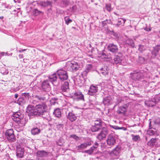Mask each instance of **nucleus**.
Returning a JSON list of instances; mask_svg holds the SVG:
<instances>
[{
    "label": "nucleus",
    "mask_w": 160,
    "mask_h": 160,
    "mask_svg": "<svg viewBox=\"0 0 160 160\" xmlns=\"http://www.w3.org/2000/svg\"><path fill=\"white\" fill-rule=\"evenodd\" d=\"M48 93H42L38 95H34L33 96L34 100L37 102H42L46 101L48 97Z\"/></svg>",
    "instance_id": "obj_4"
},
{
    "label": "nucleus",
    "mask_w": 160,
    "mask_h": 160,
    "mask_svg": "<svg viewBox=\"0 0 160 160\" xmlns=\"http://www.w3.org/2000/svg\"><path fill=\"white\" fill-rule=\"evenodd\" d=\"M97 148V147L93 146L91 147L89 149L85 151L84 152L86 153L91 155L93 152V150L94 149Z\"/></svg>",
    "instance_id": "obj_36"
},
{
    "label": "nucleus",
    "mask_w": 160,
    "mask_h": 160,
    "mask_svg": "<svg viewBox=\"0 0 160 160\" xmlns=\"http://www.w3.org/2000/svg\"><path fill=\"white\" fill-rule=\"evenodd\" d=\"M22 96L28 100L31 97L30 94L29 93H24L22 94Z\"/></svg>",
    "instance_id": "obj_39"
},
{
    "label": "nucleus",
    "mask_w": 160,
    "mask_h": 160,
    "mask_svg": "<svg viewBox=\"0 0 160 160\" xmlns=\"http://www.w3.org/2000/svg\"><path fill=\"white\" fill-rule=\"evenodd\" d=\"M51 4V2L49 1L42 2H41V6L43 7H46Z\"/></svg>",
    "instance_id": "obj_38"
},
{
    "label": "nucleus",
    "mask_w": 160,
    "mask_h": 160,
    "mask_svg": "<svg viewBox=\"0 0 160 160\" xmlns=\"http://www.w3.org/2000/svg\"><path fill=\"white\" fill-rule=\"evenodd\" d=\"M6 138L9 142H13L16 141V138L12 129L7 130L5 133Z\"/></svg>",
    "instance_id": "obj_5"
},
{
    "label": "nucleus",
    "mask_w": 160,
    "mask_h": 160,
    "mask_svg": "<svg viewBox=\"0 0 160 160\" xmlns=\"http://www.w3.org/2000/svg\"><path fill=\"white\" fill-rule=\"evenodd\" d=\"M153 49L157 53H158L159 50H160V46H156L153 48Z\"/></svg>",
    "instance_id": "obj_49"
},
{
    "label": "nucleus",
    "mask_w": 160,
    "mask_h": 160,
    "mask_svg": "<svg viewBox=\"0 0 160 160\" xmlns=\"http://www.w3.org/2000/svg\"><path fill=\"white\" fill-rule=\"evenodd\" d=\"M156 104V102L155 101H150L149 103V106L150 107H152L155 106Z\"/></svg>",
    "instance_id": "obj_46"
},
{
    "label": "nucleus",
    "mask_w": 160,
    "mask_h": 160,
    "mask_svg": "<svg viewBox=\"0 0 160 160\" xmlns=\"http://www.w3.org/2000/svg\"><path fill=\"white\" fill-rule=\"evenodd\" d=\"M63 125L62 124H58L57 125V128L58 130H61L62 129Z\"/></svg>",
    "instance_id": "obj_50"
},
{
    "label": "nucleus",
    "mask_w": 160,
    "mask_h": 160,
    "mask_svg": "<svg viewBox=\"0 0 160 160\" xmlns=\"http://www.w3.org/2000/svg\"><path fill=\"white\" fill-rule=\"evenodd\" d=\"M33 13L35 16H37L40 14H43V12L42 11L38 10L37 9H34Z\"/></svg>",
    "instance_id": "obj_35"
},
{
    "label": "nucleus",
    "mask_w": 160,
    "mask_h": 160,
    "mask_svg": "<svg viewBox=\"0 0 160 160\" xmlns=\"http://www.w3.org/2000/svg\"><path fill=\"white\" fill-rule=\"evenodd\" d=\"M110 97H107L104 98L103 99V102L105 106H108L110 105Z\"/></svg>",
    "instance_id": "obj_28"
},
{
    "label": "nucleus",
    "mask_w": 160,
    "mask_h": 160,
    "mask_svg": "<svg viewBox=\"0 0 160 160\" xmlns=\"http://www.w3.org/2000/svg\"><path fill=\"white\" fill-rule=\"evenodd\" d=\"M109 70V68L107 66H105L100 69V72L102 74L106 75L108 74Z\"/></svg>",
    "instance_id": "obj_20"
},
{
    "label": "nucleus",
    "mask_w": 160,
    "mask_h": 160,
    "mask_svg": "<svg viewBox=\"0 0 160 160\" xmlns=\"http://www.w3.org/2000/svg\"><path fill=\"white\" fill-rule=\"evenodd\" d=\"M158 160H160V158L158 159Z\"/></svg>",
    "instance_id": "obj_64"
},
{
    "label": "nucleus",
    "mask_w": 160,
    "mask_h": 160,
    "mask_svg": "<svg viewBox=\"0 0 160 160\" xmlns=\"http://www.w3.org/2000/svg\"><path fill=\"white\" fill-rule=\"evenodd\" d=\"M23 117V115L21 114L20 111L15 112L12 115V119L14 120L15 119H18L17 121H18L19 120H21L22 118Z\"/></svg>",
    "instance_id": "obj_15"
},
{
    "label": "nucleus",
    "mask_w": 160,
    "mask_h": 160,
    "mask_svg": "<svg viewBox=\"0 0 160 160\" xmlns=\"http://www.w3.org/2000/svg\"><path fill=\"white\" fill-rule=\"evenodd\" d=\"M121 151L120 147L118 146L111 152V159H116L118 158L119 154Z\"/></svg>",
    "instance_id": "obj_9"
},
{
    "label": "nucleus",
    "mask_w": 160,
    "mask_h": 160,
    "mask_svg": "<svg viewBox=\"0 0 160 160\" xmlns=\"http://www.w3.org/2000/svg\"><path fill=\"white\" fill-rule=\"evenodd\" d=\"M92 68V66L91 64L87 65L85 67L84 71L82 73V75L84 77L86 76L87 74L91 70Z\"/></svg>",
    "instance_id": "obj_16"
},
{
    "label": "nucleus",
    "mask_w": 160,
    "mask_h": 160,
    "mask_svg": "<svg viewBox=\"0 0 160 160\" xmlns=\"http://www.w3.org/2000/svg\"><path fill=\"white\" fill-rule=\"evenodd\" d=\"M151 122H150V123H149V127L150 128L151 127Z\"/></svg>",
    "instance_id": "obj_62"
},
{
    "label": "nucleus",
    "mask_w": 160,
    "mask_h": 160,
    "mask_svg": "<svg viewBox=\"0 0 160 160\" xmlns=\"http://www.w3.org/2000/svg\"><path fill=\"white\" fill-rule=\"evenodd\" d=\"M113 60H114V62L116 64H118L121 62L122 58L117 55L114 58Z\"/></svg>",
    "instance_id": "obj_32"
},
{
    "label": "nucleus",
    "mask_w": 160,
    "mask_h": 160,
    "mask_svg": "<svg viewBox=\"0 0 160 160\" xmlns=\"http://www.w3.org/2000/svg\"><path fill=\"white\" fill-rule=\"evenodd\" d=\"M98 144L97 142H95V145L97 146H97H98Z\"/></svg>",
    "instance_id": "obj_61"
},
{
    "label": "nucleus",
    "mask_w": 160,
    "mask_h": 160,
    "mask_svg": "<svg viewBox=\"0 0 160 160\" xmlns=\"http://www.w3.org/2000/svg\"><path fill=\"white\" fill-rule=\"evenodd\" d=\"M70 137L71 138H73V139H75V140H78V139H79L78 137L75 134L71 135L70 136Z\"/></svg>",
    "instance_id": "obj_51"
},
{
    "label": "nucleus",
    "mask_w": 160,
    "mask_h": 160,
    "mask_svg": "<svg viewBox=\"0 0 160 160\" xmlns=\"http://www.w3.org/2000/svg\"><path fill=\"white\" fill-rule=\"evenodd\" d=\"M155 133V132L151 130H149L147 132V134L150 136L153 135Z\"/></svg>",
    "instance_id": "obj_43"
},
{
    "label": "nucleus",
    "mask_w": 160,
    "mask_h": 160,
    "mask_svg": "<svg viewBox=\"0 0 160 160\" xmlns=\"http://www.w3.org/2000/svg\"><path fill=\"white\" fill-rule=\"evenodd\" d=\"M132 140L135 141H137L139 139H140V137L138 135H132Z\"/></svg>",
    "instance_id": "obj_40"
},
{
    "label": "nucleus",
    "mask_w": 160,
    "mask_h": 160,
    "mask_svg": "<svg viewBox=\"0 0 160 160\" xmlns=\"http://www.w3.org/2000/svg\"><path fill=\"white\" fill-rule=\"evenodd\" d=\"M18 97V94H16L15 95V97L16 98H17Z\"/></svg>",
    "instance_id": "obj_60"
},
{
    "label": "nucleus",
    "mask_w": 160,
    "mask_h": 160,
    "mask_svg": "<svg viewBox=\"0 0 160 160\" xmlns=\"http://www.w3.org/2000/svg\"><path fill=\"white\" fill-rule=\"evenodd\" d=\"M4 52H0V59L2 56L4 55Z\"/></svg>",
    "instance_id": "obj_57"
},
{
    "label": "nucleus",
    "mask_w": 160,
    "mask_h": 160,
    "mask_svg": "<svg viewBox=\"0 0 160 160\" xmlns=\"http://www.w3.org/2000/svg\"><path fill=\"white\" fill-rule=\"evenodd\" d=\"M111 127L115 129H122L123 131H125L127 130L126 128L124 127H119L116 126L111 125Z\"/></svg>",
    "instance_id": "obj_37"
},
{
    "label": "nucleus",
    "mask_w": 160,
    "mask_h": 160,
    "mask_svg": "<svg viewBox=\"0 0 160 160\" xmlns=\"http://www.w3.org/2000/svg\"><path fill=\"white\" fill-rule=\"evenodd\" d=\"M100 57L102 59H104V60L108 58V56L103 52H102L101 55L100 56Z\"/></svg>",
    "instance_id": "obj_44"
},
{
    "label": "nucleus",
    "mask_w": 160,
    "mask_h": 160,
    "mask_svg": "<svg viewBox=\"0 0 160 160\" xmlns=\"http://www.w3.org/2000/svg\"><path fill=\"white\" fill-rule=\"evenodd\" d=\"M151 28H148L147 27H145L144 28V30L147 31H151Z\"/></svg>",
    "instance_id": "obj_54"
},
{
    "label": "nucleus",
    "mask_w": 160,
    "mask_h": 160,
    "mask_svg": "<svg viewBox=\"0 0 160 160\" xmlns=\"http://www.w3.org/2000/svg\"><path fill=\"white\" fill-rule=\"evenodd\" d=\"M107 143L109 145H110V139H109V138L107 140Z\"/></svg>",
    "instance_id": "obj_56"
},
{
    "label": "nucleus",
    "mask_w": 160,
    "mask_h": 160,
    "mask_svg": "<svg viewBox=\"0 0 160 160\" xmlns=\"http://www.w3.org/2000/svg\"><path fill=\"white\" fill-rule=\"evenodd\" d=\"M111 145H113L116 142V140L114 138L111 136Z\"/></svg>",
    "instance_id": "obj_48"
},
{
    "label": "nucleus",
    "mask_w": 160,
    "mask_h": 160,
    "mask_svg": "<svg viewBox=\"0 0 160 160\" xmlns=\"http://www.w3.org/2000/svg\"><path fill=\"white\" fill-rule=\"evenodd\" d=\"M28 60V59H23V62H27V61Z\"/></svg>",
    "instance_id": "obj_59"
},
{
    "label": "nucleus",
    "mask_w": 160,
    "mask_h": 160,
    "mask_svg": "<svg viewBox=\"0 0 160 160\" xmlns=\"http://www.w3.org/2000/svg\"><path fill=\"white\" fill-rule=\"evenodd\" d=\"M27 49H21V50H19L18 51V52H23V51H24L26 50Z\"/></svg>",
    "instance_id": "obj_55"
},
{
    "label": "nucleus",
    "mask_w": 160,
    "mask_h": 160,
    "mask_svg": "<svg viewBox=\"0 0 160 160\" xmlns=\"http://www.w3.org/2000/svg\"><path fill=\"white\" fill-rule=\"evenodd\" d=\"M69 0H62L63 3L66 5L68 4Z\"/></svg>",
    "instance_id": "obj_53"
},
{
    "label": "nucleus",
    "mask_w": 160,
    "mask_h": 160,
    "mask_svg": "<svg viewBox=\"0 0 160 160\" xmlns=\"http://www.w3.org/2000/svg\"><path fill=\"white\" fill-rule=\"evenodd\" d=\"M40 132V130L37 128H33L31 130L32 134L34 135L38 134Z\"/></svg>",
    "instance_id": "obj_30"
},
{
    "label": "nucleus",
    "mask_w": 160,
    "mask_h": 160,
    "mask_svg": "<svg viewBox=\"0 0 160 160\" xmlns=\"http://www.w3.org/2000/svg\"><path fill=\"white\" fill-rule=\"evenodd\" d=\"M105 9L106 10L108 11H110V6L108 4L106 5Z\"/></svg>",
    "instance_id": "obj_52"
},
{
    "label": "nucleus",
    "mask_w": 160,
    "mask_h": 160,
    "mask_svg": "<svg viewBox=\"0 0 160 160\" xmlns=\"http://www.w3.org/2000/svg\"><path fill=\"white\" fill-rule=\"evenodd\" d=\"M147 47L145 45L142 44L138 45V50L141 53H143L144 51H146Z\"/></svg>",
    "instance_id": "obj_25"
},
{
    "label": "nucleus",
    "mask_w": 160,
    "mask_h": 160,
    "mask_svg": "<svg viewBox=\"0 0 160 160\" xmlns=\"http://www.w3.org/2000/svg\"><path fill=\"white\" fill-rule=\"evenodd\" d=\"M109 46H110V45H108V47H109Z\"/></svg>",
    "instance_id": "obj_63"
},
{
    "label": "nucleus",
    "mask_w": 160,
    "mask_h": 160,
    "mask_svg": "<svg viewBox=\"0 0 160 160\" xmlns=\"http://www.w3.org/2000/svg\"><path fill=\"white\" fill-rule=\"evenodd\" d=\"M157 140V139L156 138H151V140L148 142V145L151 147H153V146L155 144V143Z\"/></svg>",
    "instance_id": "obj_27"
},
{
    "label": "nucleus",
    "mask_w": 160,
    "mask_h": 160,
    "mask_svg": "<svg viewBox=\"0 0 160 160\" xmlns=\"http://www.w3.org/2000/svg\"><path fill=\"white\" fill-rule=\"evenodd\" d=\"M108 133V131L106 128L102 129L101 132L99 133L97 136V138L99 140H102L105 138Z\"/></svg>",
    "instance_id": "obj_10"
},
{
    "label": "nucleus",
    "mask_w": 160,
    "mask_h": 160,
    "mask_svg": "<svg viewBox=\"0 0 160 160\" xmlns=\"http://www.w3.org/2000/svg\"><path fill=\"white\" fill-rule=\"evenodd\" d=\"M56 72L50 75L49 78L54 85L57 86L60 84L61 82L67 79L68 76L67 72L62 69H59Z\"/></svg>",
    "instance_id": "obj_1"
},
{
    "label": "nucleus",
    "mask_w": 160,
    "mask_h": 160,
    "mask_svg": "<svg viewBox=\"0 0 160 160\" xmlns=\"http://www.w3.org/2000/svg\"><path fill=\"white\" fill-rule=\"evenodd\" d=\"M17 102L19 105H23L26 102V100L24 99L23 98H19L17 101Z\"/></svg>",
    "instance_id": "obj_31"
},
{
    "label": "nucleus",
    "mask_w": 160,
    "mask_h": 160,
    "mask_svg": "<svg viewBox=\"0 0 160 160\" xmlns=\"http://www.w3.org/2000/svg\"><path fill=\"white\" fill-rule=\"evenodd\" d=\"M102 121L100 119H98L94 121V124L101 128L102 127Z\"/></svg>",
    "instance_id": "obj_33"
},
{
    "label": "nucleus",
    "mask_w": 160,
    "mask_h": 160,
    "mask_svg": "<svg viewBox=\"0 0 160 160\" xmlns=\"http://www.w3.org/2000/svg\"><path fill=\"white\" fill-rule=\"evenodd\" d=\"M145 73L143 70H141L139 72H135L132 75V79L135 81H139L143 79Z\"/></svg>",
    "instance_id": "obj_3"
},
{
    "label": "nucleus",
    "mask_w": 160,
    "mask_h": 160,
    "mask_svg": "<svg viewBox=\"0 0 160 160\" xmlns=\"http://www.w3.org/2000/svg\"><path fill=\"white\" fill-rule=\"evenodd\" d=\"M68 69L72 72H75L80 68V65L77 62L74 61L68 62Z\"/></svg>",
    "instance_id": "obj_7"
},
{
    "label": "nucleus",
    "mask_w": 160,
    "mask_h": 160,
    "mask_svg": "<svg viewBox=\"0 0 160 160\" xmlns=\"http://www.w3.org/2000/svg\"><path fill=\"white\" fill-rule=\"evenodd\" d=\"M47 154V152L44 150L38 151L37 152V155L38 157H43L46 156Z\"/></svg>",
    "instance_id": "obj_24"
},
{
    "label": "nucleus",
    "mask_w": 160,
    "mask_h": 160,
    "mask_svg": "<svg viewBox=\"0 0 160 160\" xmlns=\"http://www.w3.org/2000/svg\"><path fill=\"white\" fill-rule=\"evenodd\" d=\"M98 85H91L88 91V94L91 95H95L98 90Z\"/></svg>",
    "instance_id": "obj_12"
},
{
    "label": "nucleus",
    "mask_w": 160,
    "mask_h": 160,
    "mask_svg": "<svg viewBox=\"0 0 160 160\" xmlns=\"http://www.w3.org/2000/svg\"><path fill=\"white\" fill-rule=\"evenodd\" d=\"M92 144L90 142H87L81 144L80 145L77 147V149L81 150L86 148L88 146H89Z\"/></svg>",
    "instance_id": "obj_14"
},
{
    "label": "nucleus",
    "mask_w": 160,
    "mask_h": 160,
    "mask_svg": "<svg viewBox=\"0 0 160 160\" xmlns=\"http://www.w3.org/2000/svg\"><path fill=\"white\" fill-rule=\"evenodd\" d=\"M138 60L141 63H143L145 61V59L141 56H139L138 57Z\"/></svg>",
    "instance_id": "obj_47"
},
{
    "label": "nucleus",
    "mask_w": 160,
    "mask_h": 160,
    "mask_svg": "<svg viewBox=\"0 0 160 160\" xmlns=\"http://www.w3.org/2000/svg\"><path fill=\"white\" fill-rule=\"evenodd\" d=\"M19 57L20 58H23V55L22 54H19Z\"/></svg>",
    "instance_id": "obj_58"
},
{
    "label": "nucleus",
    "mask_w": 160,
    "mask_h": 160,
    "mask_svg": "<svg viewBox=\"0 0 160 160\" xmlns=\"http://www.w3.org/2000/svg\"><path fill=\"white\" fill-rule=\"evenodd\" d=\"M128 107V106L126 105L119 107L117 111V113L118 114H124L127 111Z\"/></svg>",
    "instance_id": "obj_18"
},
{
    "label": "nucleus",
    "mask_w": 160,
    "mask_h": 160,
    "mask_svg": "<svg viewBox=\"0 0 160 160\" xmlns=\"http://www.w3.org/2000/svg\"><path fill=\"white\" fill-rule=\"evenodd\" d=\"M125 43L126 44L131 45L132 47H134V44L133 40L131 39H128L126 40L125 41Z\"/></svg>",
    "instance_id": "obj_29"
},
{
    "label": "nucleus",
    "mask_w": 160,
    "mask_h": 160,
    "mask_svg": "<svg viewBox=\"0 0 160 160\" xmlns=\"http://www.w3.org/2000/svg\"><path fill=\"white\" fill-rule=\"evenodd\" d=\"M66 114L67 118L71 122H73L76 120L77 118V117L76 115L72 112H66Z\"/></svg>",
    "instance_id": "obj_11"
},
{
    "label": "nucleus",
    "mask_w": 160,
    "mask_h": 160,
    "mask_svg": "<svg viewBox=\"0 0 160 160\" xmlns=\"http://www.w3.org/2000/svg\"><path fill=\"white\" fill-rule=\"evenodd\" d=\"M118 48L116 45L113 43L111 44V52H112L116 53L118 52Z\"/></svg>",
    "instance_id": "obj_26"
},
{
    "label": "nucleus",
    "mask_w": 160,
    "mask_h": 160,
    "mask_svg": "<svg viewBox=\"0 0 160 160\" xmlns=\"http://www.w3.org/2000/svg\"><path fill=\"white\" fill-rule=\"evenodd\" d=\"M48 107L44 103L39 104L35 106L36 115L41 116L48 113Z\"/></svg>",
    "instance_id": "obj_2"
},
{
    "label": "nucleus",
    "mask_w": 160,
    "mask_h": 160,
    "mask_svg": "<svg viewBox=\"0 0 160 160\" xmlns=\"http://www.w3.org/2000/svg\"><path fill=\"white\" fill-rule=\"evenodd\" d=\"M1 72L3 75H5L7 74L8 73V70H6L5 68H2L1 70Z\"/></svg>",
    "instance_id": "obj_42"
},
{
    "label": "nucleus",
    "mask_w": 160,
    "mask_h": 160,
    "mask_svg": "<svg viewBox=\"0 0 160 160\" xmlns=\"http://www.w3.org/2000/svg\"><path fill=\"white\" fill-rule=\"evenodd\" d=\"M35 107L32 105H29L27 107L26 114L29 116H33L36 115Z\"/></svg>",
    "instance_id": "obj_8"
},
{
    "label": "nucleus",
    "mask_w": 160,
    "mask_h": 160,
    "mask_svg": "<svg viewBox=\"0 0 160 160\" xmlns=\"http://www.w3.org/2000/svg\"><path fill=\"white\" fill-rule=\"evenodd\" d=\"M61 90L63 92H68L69 90V83L68 82H65L63 84L61 87Z\"/></svg>",
    "instance_id": "obj_17"
},
{
    "label": "nucleus",
    "mask_w": 160,
    "mask_h": 160,
    "mask_svg": "<svg viewBox=\"0 0 160 160\" xmlns=\"http://www.w3.org/2000/svg\"><path fill=\"white\" fill-rule=\"evenodd\" d=\"M50 82L48 80L43 81L42 83L41 89L45 92H48L51 90Z\"/></svg>",
    "instance_id": "obj_6"
},
{
    "label": "nucleus",
    "mask_w": 160,
    "mask_h": 160,
    "mask_svg": "<svg viewBox=\"0 0 160 160\" xmlns=\"http://www.w3.org/2000/svg\"><path fill=\"white\" fill-rule=\"evenodd\" d=\"M111 38L117 40L119 38L118 34L113 31H111Z\"/></svg>",
    "instance_id": "obj_23"
},
{
    "label": "nucleus",
    "mask_w": 160,
    "mask_h": 160,
    "mask_svg": "<svg viewBox=\"0 0 160 160\" xmlns=\"http://www.w3.org/2000/svg\"><path fill=\"white\" fill-rule=\"evenodd\" d=\"M65 20V23L67 25H68L69 23L71 22L72 21L71 19L68 17H65L64 18Z\"/></svg>",
    "instance_id": "obj_41"
},
{
    "label": "nucleus",
    "mask_w": 160,
    "mask_h": 160,
    "mask_svg": "<svg viewBox=\"0 0 160 160\" xmlns=\"http://www.w3.org/2000/svg\"><path fill=\"white\" fill-rule=\"evenodd\" d=\"M74 96L76 97V99L78 101L82 100L84 101V96L80 92H76L74 93Z\"/></svg>",
    "instance_id": "obj_13"
},
{
    "label": "nucleus",
    "mask_w": 160,
    "mask_h": 160,
    "mask_svg": "<svg viewBox=\"0 0 160 160\" xmlns=\"http://www.w3.org/2000/svg\"><path fill=\"white\" fill-rule=\"evenodd\" d=\"M124 20L122 19H120L118 20V22L117 23V25L118 26H119L122 23L123 24L124 23Z\"/></svg>",
    "instance_id": "obj_45"
},
{
    "label": "nucleus",
    "mask_w": 160,
    "mask_h": 160,
    "mask_svg": "<svg viewBox=\"0 0 160 160\" xmlns=\"http://www.w3.org/2000/svg\"><path fill=\"white\" fill-rule=\"evenodd\" d=\"M101 128L94 124V125L92 126L91 127V130L92 132H95L98 131Z\"/></svg>",
    "instance_id": "obj_34"
},
{
    "label": "nucleus",
    "mask_w": 160,
    "mask_h": 160,
    "mask_svg": "<svg viewBox=\"0 0 160 160\" xmlns=\"http://www.w3.org/2000/svg\"><path fill=\"white\" fill-rule=\"evenodd\" d=\"M24 151L23 149L21 148H18L17 150V156L20 158H21L23 156Z\"/></svg>",
    "instance_id": "obj_19"
},
{
    "label": "nucleus",
    "mask_w": 160,
    "mask_h": 160,
    "mask_svg": "<svg viewBox=\"0 0 160 160\" xmlns=\"http://www.w3.org/2000/svg\"><path fill=\"white\" fill-rule=\"evenodd\" d=\"M158 53L156 52L153 49L152 51L151 54H152L151 56L149 54L146 55V56L148 57V59H150L151 58H155L157 55L158 54Z\"/></svg>",
    "instance_id": "obj_22"
},
{
    "label": "nucleus",
    "mask_w": 160,
    "mask_h": 160,
    "mask_svg": "<svg viewBox=\"0 0 160 160\" xmlns=\"http://www.w3.org/2000/svg\"><path fill=\"white\" fill-rule=\"evenodd\" d=\"M54 116L57 118H59L61 116V112L60 109L59 108H57L54 110L53 112Z\"/></svg>",
    "instance_id": "obj_21"
}]
</instances>
